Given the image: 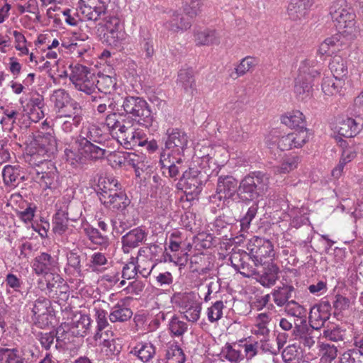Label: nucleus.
<instances>
[{
	"label": "nucleus",
	"mask_w": 363,
	"mask_h": 363,
	"mask_svg": "<svg viewBox=\"0 0 363 363\" xmlns=\"http://www.w3.org/2000/svg\"><path fill=\"white\" fill-rule=\"evenodd\" d=\"M213 163L208 157H202L199 166L191 167L186 170L177 185L182 186V189L188 200H193L201 193L202 186L212 175L210 164Z\"/></svg>",
	"instance_id": "1"
},
{
	"label": "nucleus",
	"mask_w": 363,
	"mask_h": 363,
	"mask_svg": "<svg viewBox=\"0 0 363 363\" xmlns=\"http://www.w3.org/2000/svg\"><path fill=\"white\" fill-rule=\"evenodd\" d=\"M118 112L128 115L138 124L148 128L153 122V115L147 102L142 97L126 95L117 100Z\"/></svg>",
	"instance_id": "2"
},
{
	"label": "nucleus",
	"mask_w": 363,
	"mask_h": 363,
	"mask_svg": "<svg viewBox=\"0 0 363 363\" xmlns=\"http://www.w3.org/2000/svg\"><path fill=\"white\" fill-rule=\"evenodd\" d=\"M269 175L261 171L252 172L245 176L239 183L238 196L244 202L262 197L269 188Z\"/></svg>",
	"instance_id": "3"
},
{
	"label": "nucleus",
	"mask_w": 363,
	"mask_h": 363,
	"mask_svg": "<svg viewBox=\"0 0 363 363\" xmlns=\"http://www.w3.org/2000/svg\"><path fill=\"white\" fill-rule=\"evenodd\" d=\"M106 150L88 140V138H79L74 145L65 150L67 160L73 166L83 164L86 159L97 160L104 158Z\"/></svg>",
	"instance_id": "4"
},
{
	"label": "nucleus",
	"mask_w": 363,
	"mask_h": 363,
	"mask_svg": "<svg viewBox=\"0 0 363 363\" xmlns=\"http://www.w3.org/2000/svg\"><path fill=\"white\" fill-rule=\"evenodd\" d=\"M330 14L340 31L347 35L356 31V15L345 0L335 1L330 7Z\"/></svg>",
	"instance_id": "5"
},
{
	"label": "nucleus",
	"mask_w": 363,
	"mask_h": 363,
	"mask_svg": "<svg viewBox=\"0 0 363 363\" xmlns=\"http://www.w3.org/2000/svg\"><path fill=\"white\" fill-rule=\"evenodd\" d=\"M57 152V140L51 133L38 135L29 147V164H36L39 158L50 159Z\"/></svg>",
	"instance_id": "6"
},
{
	"label": "nucleus",
	"mask_w": 363,
	"mask_h": 363,
	"mask_svg": "<svg viewBox=\"0 0 363 363\" xmlns=\"http://www.w3.org/2000/svg\"><path fill=\"white\" fill-rule=\"evenodd\" d=\"M68 77L74 88L87 95H91L96 89V76L91 69L79 63L69 65Z\"/></svg>",
	"instance_id": "7"
},
{
	"label": "nucleus",
	"mask_w": 363,
	"mask_h": 363,
	"mask_svg": "<svg viewBox=\"0 0 363 363\" xmlns=\"http://www.w3.org/2000/svg\"><path fill=\"white\" fill-rule=\"evenodd\" d=\"M250 258L255 266H263L272 260L274 256V246L272 242L266 238L255 236L247 245Z\"/></svg>",
	"instance_id": "8"
},
{
	"label": "nucleus",
	"mask_w": 363,
	"mask_h": 363,
	"mask_svg": "<svg viewBox=\"0 0 363 363\" xmlns=\"http://www.w3.org/2000/svg\"><path fill=\"white\" fill-rule=\"evenodd\" d=\"M221 167H218L211 171L212 174L218 177L216 194L212 196L213 199L219 201H229L235 194H238V181L232 175L219 174Z\"/></svg>",
	"instance_id": "9"
},
{
	"label": "nucleus",
	"mask_w": 363,
	"mask_h": 363,
	"mask_svg": "<svg viewBox=\"0 0 363 363\" xmlns=\"http://www.w3.org/2000/svg\"><path fill=\"white\" fill-rule=\"evenodd\" d=\"M104 24L101 26L102 30L99 34L101 40L108 45L118 48L123 40V33L121 29V20L116 16H106Z\"/></svg>",
	"instance_id": "10"
},
{
	"label": "nucleus",
	"mask_w": 363,
	"mask_h": 363,
	"mask_svg": "<svg viewBox=\"0 0 363 363\" xmlns=\"http://www.w3.org/2000/svg\"><path fill=\"white\" fill-rule=\"evenodd\" d=\"M164 149L162 152L170 150L172 153L180 155L183 153L188 144V136L186 133L176 128H169L165 133Z\"/></svg>",
	"instance_id": "11"
},
{
	"label": "nucleus",
	"mask_w": 363,
	"mask_h": 363,
	"mask_svg": "<svg viewBox=\"0 0 363 363\" xmlns=\"http://www.w3.org/2000/svg\"><path fill=\"white\" fill-rule=\"evenodd\" d=\"M35 357L32 349L28 347L9 348L0 347V363H28Z\"/></svg>",
	"instance_id": "12"
},
{
	"label": "nucleus",
	"mask_w": 363,
	"mask_h": 363,
	"mask_svg": "<svg viewBox=\"0 0 363 363\" xmlns=\"http://www.w3.org/2000/svg\"><path fill=\"white\" fill-rule=\"evenodd\" d=\"M74 207V203L70 201H65L64 206H61L57 210L52 218V230L55 233L62 235L68 229L69 220L75 221L79 217L81 213L76 216H71L70 211Z\"/></svg>",
	"instance_id": "13"
},
{
	"label": "nucleus",
	"mask_w": 363,
	"mask_h": 363,
	"mask_svg": "<svg viewBox=\"0 0 363 363\" xmlns=\"http://www.w3.org/2000/svg\"><path fill=\"white\" fill-rule=\"evenodd\" d=\"M331 305L328 301H321L311 307L308 323L312 328L320 330L330 317Z\"/></svg>",
	"instance_id": "14"
},
{
	"label": "nucleus",
	"mask_w": 363,
	"mask_h": 363,
	"mask_svg": "<svg viewBox=\"0 0 363 363\" xmlns=\"http://www.w3.org/2000/svg\"><path fill=\"white\" fill-rule=\"evenodd\" d=\"M191 18L178 11H170L168 13V18L164 23V27L166 30L173 33L184 32L189 30L191 26Z\"/></svg>",
	"instance_id": "15"
},
{
	"label": "nucleus",
	"mask_w": 363,
	"mask_h": 363,
	"mask_svg": "<svg viewBox=\"0 0 363 363\" xmlns=\"http://www.w3.org/2000/svg\"><path fill=\"white\" fill-rule=\"evenodd\" d=\"M50 306V301L43 296L39 297L32 303V320L40 328L48 324Z\"/></svg>",
	"instance_id": "16"
},
{
	"label": "nucleus",
	"mask_w": 363,
	"mask_h": 363,
	"mask_svg": "<svg viewBox=\"0 0 363 363\" xmlns=\"http://www.w3.org/2000/svg\"><path fill=\"white\" fill-rule=\"evenodd\" d=\"M147 236V233L141 227L135 228L121 238L122 250L125 254H128L133 249L142 244Z\"/></svg>",
	"instance_id": "17"
},
{
	"label": "nucleus",
	"mask_w": 363,
	"mask_h": 363,
	"mask_svg": "<svg viewBox=\"0 0 363 363\" xmlns=\"http://www.w3.org/2000/svg\"><path fill=\"white\" fill-rule=\"evenodd\" d=\"M57 280L48 281L47 289L49 297L55 300L59 304L65 303L69 297V286L59 277Z\"/></svg>",
	"instance_id": "18"
},
{
	"label": "nucleus",
	"mask_w": 363,
	"mask_h": 363,
	"mask_svg": "<svg viewBox=\"0 0 363 363\" xmlns=\"http://www.w3.org/2000/svg\"><path fill=\"white\" fill-rule=\"evenodd\" d=\"M245 358L247 361L251 360L260 352L276 354L273 347L269 344V339H261L260 340L247 342L243 345Z\"/></svg>",
	"instance_id": "19"
},
{
	"label": "nucleus",
	"mask_w": 363,
	"mask_h": 363,
	"mask_svg": "<svg viewBox=\"0 0 363 363\" xmlns=\"http://www.w3.org/2000/svg\"><path fill=\"white\" fill-rule=\"evenodd\" d=\"M33 179L39 183L43 189L54 190L59 186V173L55 166H51L48 172H38Z\"/></svg>",
	"instance_id": "20"
},
{
	"label": "nucleus",
	"mask_w": 363,
	"mask_h": 363,
	"mask_svg": "<svg viewBox=\"0 0 363 363\" xmlns=\"http://www.w3.org/2000/svg\"><path fill=\"white\" fill-rule=\"evenodd\" d=\"M273 301L279 307H283L288 303L289 299L292 297L298 298L296 290L292 285L282 284L281 286H277L272 291Z\"/></svg>",
	"instance_id": "21"
},
{
	"label": "nucleus",
	"mask_w": 363,
	"mask_h": 363,
	"mask_svg": "<svg viewBox=\"0 0 363 363\" xmlns=\"http://www.w3.org/2000/svg\"><path fill=\"white\" fill-rule=\"evenodd\" d=\"M313 4V0H291L288 15L293 21L301 20L306 17Z\"/></svg>",
	"instance_id": "22"
},
{
	"label": "nucleus",
	"mask_w": 363,
	"mask_h": 363,
	"mask_svg": "<svg viewBox=\"0 0 363 363\" xmlns=\"http://www.w3.org/2000/svg\"><path fill=\"white\" fill-rule=\"evenodd\" d=\"M362 128V124L357 122L355 119L352 118H347L342 119L338 123L337 126V131L338 136L337 140L340 137L345 138H353L356 136Z\"/></svg>",
	"instance_id": "23"
},
{
	"label": "nucleus",
	"mask_w": 363,
	"mask_h": 363,
	"mask_svg": "<svg viewBox=\"0 0 363 363\" xmlns=\"http://www.w3.org/2000/svg\"><path fill=\"white\" fill-rule=\"evenodd\" d=\"M55 259L50 254L42 252L35 257L33 263V269L37 274H48L53 271L56 267Z\"/></svg>",
	"instance_id": "24"
},
{
	"label": "nucleus",
	"mask_w": 363,
	"mask_h": 363,
	"mask_svg": "<svg viewBox=\"0 0 363 363\" xmlns=\"http://www.w3.org/2000/svg\"><path fill=\"white\" fill-rule=\"evenodd\" d=\"M130 354L136 356L143 362H149L156 354V348L150 342H140L133 347Z\"/></svg>",
	"instance_id": "25"
},
{
	"label": "nucleus",
	"mask_w": 363,
	"mask_h": 363,
	"mask_svg": "<svg viewBox=\"0 0 363 363\" xmlns=\"http://www.w3.org/2000/svg\"><path fill=\"white\" fill-rule=\"evenodd\" d=\"M262 267L263 271L259 277V282L264 287L274 285L279 278V267L272 262H267Z\"/></svg>",
	"instance_id": "26"
},
{
	"label": "nucleus",
	"mask_w": 363,
	"mask_h": 363,
	"mask_svg": "<svg viewBox=\"0 0 363 363\" xmlns=\"http://www.w3.org/2000/svg\"><path fill=\"white\" fill-rule=\"evenodd\" d=\"M91 320L88 315L79 314L74 315L71 323L70 328L72 333L77 336L84 337L90 329Z\"/></svg>",
	"instance_id": "27"
},
{
	"label": "nucleus",
	"mask_w": 363,
	"mask_h": 363,
	"mask_svg": "<svg viewBox=\"0 0 363 363\" xmlns=\"http://www.w3.org/2000/svg\"><path fill=\"white\" fill-rule=\"evenodd\" d=\"M271 320L267 313H259L256 318L255 324L252 330V333L257 337H262V339H269L270 330L267 324Z\"/></svg>",
	"instance_id": "28"
},
{
	"label": "nucleus",
	"mask_w": 363,
	"mask_h": 363,
	"mask_svg": "<svg viewBox=\"0 0 363 363\" xmlns=\"http://www.w3.org/2000/svg\"><path fill=\"white\" fill-rule=\"evenodd\" d=\"M197 44L201 45H218L220 42L221 35L216 30L206 29L198 31L195 34Z\"/></svg>",
	"instance_id": "29"
},
{
	"label": "nucleus",
	"mask_w": 363,
	"mask_h": 363,
	"mask_svg": "<svg viewBox=\"0 0 363 363\" xmlns=\"http://www.w3.org/2000/svg\"><path fill=\"white\" fill-rule=\"evenodd\" d=\"M139 45L140 51L145 55V58L149 60H152L155 54V49L152 36L148 30H140Z\"/></svg>",
	"instance_id": "30"
},
{
	"label": "nucleus",
	"mask_w": 363,
	"mask_h": 363,
	"mask_svg": "<svg viewBox=\"0 0 363 363\" xmlns=\"http://www.w3.org/2000/svg\"><path fill=\"white\" fill-rule=\"evenodd\" d=\"M106 6L105 3L98 1L85 5L82 9V13L89 21H96L104 16L106 13Z\"/></svg>",
	"instance_id": "31"
},
{
	"label": "nucleus",
	"mask_w": 363,
	"mask_h": 363,
	"mask_svg": "<svg viewBox=\"0 0 363 363\" xmlns=\"http://www.w3.org/2000/svg\"><path fill=\"white\" fill-rule=\"evenodd\" d=\"M329 68L335 79L345 81L348 69L347 61L339 55H335L330 62Z\"/></svg>",
	"instance_id": "32"
},
{
	"label": "nucleus",
	"mask_w": 363,
	"mask_h": 363,
	"mask_svg": "<svg viewBox=\"0 0 363 363\" xmlns=\"http://www.w3.org/2000/svg\"><path fill=\"white\" fill-rule=\"evenodd\" d=\"M344 85V80L335 77H326L323 80L322 90L328 96L341 95Z\"/></svg>",
	"instance_id": "33"
},
{
	"label": "nucleus",
	"mask_w": 363,
	"mask_h": 363,
	"mask_svg": "<svg viewBox=\"0 0 363 363\" xmlns=\"http://www.w3.org/2000/svg\"><path fill=\"white\" fill-rule=\"evenodd\" d=\"M281 123L291 128L302 129L306 128V121L303 113L299 111L288 112L281 116Z\"/></svg>",
	"instance_id": "34"
},
{
	"label": "nucleus",
	"mask_w": 363,
	"mask_h": 363,
	"mask_svg": "<svg viewBox=\"0 0 363 363\" xmlns=\"http://www.w3.org/2000/svg\"><path fill=\"white\" fill-rule=\"evenodd\" d=\"M95 318L97 323L96 331L94 339L95 341L101 340L104 335L108 336V330L103 332L108 326L107 312L101 308H95Z\"/></svg>",
	"instance_id": "35"
},
{
	"label": "nucleus",
	"mask_w": 363,
	"mask_h": 363,
	"mask_svg": "<svg viewBox=\"0 0 363 363\" xmlns=\"http://www.w3.org/2000/svg\"><path fill=\"white\" fill-rule=\"evenodd\" d=\"M177 82L186 93L192 94L196 89L193 70L191 69H181L178 74Z\"/></svg>",
	"instance_id": "36"
},
{
	"label": "nucleus",
	"mask_w": 363,
	"mask_h": 363,
	"mask_svg": "<svg viewBox=\"0 0 363 363\" xmlns=\"http://www.w3.org/2000/svg\"><path fill=\"white\" fill-rule=\"evenodd\" d=\"M133 315L132 311L124 304L117 303L111 310L109 320L111 323L125 322Z\"/></svg>",
	"instance_id": "37"
},
{
	"label": "nucleus",
	"mask_w": 363,
	"mask_h": 363,
	"mask_svg": "<svg viewBox=\"0 0 363 363\" xmlns=\"http://www.w3.org/2000/svg\"><path fill=\"white\" fill-rule=\"evenodd\" d=\"M299 74L308 78L309 81L319 76L320 74V68H318V62L313 60H306L303 61L299 67Z\"/></svg>",
	"instance_id": "38"
},
{
	"label": "nucleus",
	"mask_w": 363,
	"mask_h": 363,
	"mask_svg": "<svg viewBox=\"0 0 363 363\" xmlns=\"http://www.w3.org/2000/svg\"><path fill=\"white\" fill-rule=\"evenodd\" d=\"M84 232L92 243L104 247L108 245L109 239L108 236L99 232L97 228L87 225L84 228Z\"/></svg>",
	"instance_id": "39"
},
{
	"label": "nucleus",
	"mask_w": 363,
	"mask_h": 363,
	"mask_svg": "<svg viewBox=\"0 0 363 363\" xmlns=\"http://www.w3.org/2000/svg\"><path fill=\"white\" fill-rule=\"evenodd\" d=\"M172 301L180 308L184 310L186 308L192 307V306L199 302L196 296L194 293H177L172 298Z\"/></svg>",
	"instance_id": "40"
},
{
	"label": "nucleus",
	"mask_w": 363,
	"mask_h": 363,
	"mask_svg": "<svg viewBox=\"0 0 363 363\" xmlns=\"http://www.w3.org/2000/svg\"><path fill=\"white\" fill-rule=\"evenodd\" d=\"M57 119H67L72 118V117L74 115L76 116H82V107L79 104L74 101L67 105L65 107H62L60 109L57 110Z\"/></svg>",
	"instance_id": "41"
},
{
	"label": "nucleus",
	"mask_w": 363,
	"mask_h": 363,
	"mask_svg": "<svg viewBox=\"0 0 363 363\" xmlns=\"http://www.w3.org/2000/svg\"><path fill=\"white\" fill-rule=\"evenodd\" d=\"M91 98L93 102H98V101H101V104H99L96 106V110L99 113H104L107 110V108H108L112 111H118L119 109L117 106V100L115 101L113 99H111L106 95L91 96Z\"/></svg>",
	"instance_id": "42"
},
{
	"label": "nucleus",
	"mask_w": 363,
	"mask_h": 363,
	"mask_svg": "<svg viewBox=\"0 0 363 363\" xmlns=\"http://www.w3.org/2000/svg\"><path fill=\"white\" fill-rule=\"evenodd\" d=\"M50 100L53 102L56 110H58L62 107H65L66 105L74 101L63 89L55 90L50 96Z\"/></svg>",
	"instance_id": "43"
},
{
	"label": "nucleus",
	"mask_w": 363,
	"mask_h": 363,
	"mask_svg": "<svg viewBox=\"0 0 363 363\" xmlns=\"http://www.w3.org/2000/svg\"><path fill=\"white\" fill-rule=\"evenodd\" d=\"M299 162V157L289 156L284 158L279 165L274 167V171L277 174H286L295 169Z\"/></svg>",
	"instance_id": "44"
},
{
	"label": "nucleus",
	"mask_w": 363,
	"mask_h": 363,
	"mask_svg": "<svg viewBox=\"0 0 363 363\" xmlns=\"http://www.w3.org/2000/svg\"><path fill=\"white\" fill-rule=\"evenodd\" d=\"M130 201L125 194L123 191L115 197L111 198L108 201H104L103 203L106 207L116 209L118 211H123L129 205Z\"/></svg>",
	"instance_id": "45"
},
{
	"label": "nucleus",
	"mask_w": 363,
	"mask_h": 363,
	"mask_svg": "<svg viewBox=\"0 0 363 363\" xmlns=\"http://www.w3.org/2000/svg\"><path fill=\"white\" fill-rule=\"evenodd\" d=\"M125 136V145L127 148H133L136 146L144 147L146 143L145 135L139 130H131Z\"/></svg>",
	"instance_id": "46"
},
{
	"label": "nucleus",
	"mask_w": 363,
	"mask_h": 363,
	"mask_svg": "<svg viewBox=\"0 0 363 363\" xmlns=\"http://www.w3.org/2000/svg\"><path fill=\"white\" fill-rule=\"evenodd\" d=\"M167 363H184L185 355L183 350L177 344L168 346L166 352Z\"/></svg>",
	"instance_id": "47"
},
{
	"label": "nucleus",
	"mask_w": 363,
	"mask_h": 363,
	"mask_svg": "<svg viewBox=\"0 0 363 363\" xmlns=\"http://www.w3.org/2000/svg\"><path fill=\"white\" fill-rule=\"evenodd\" d=\"M203 0H182V8L186 16L194 18L201 12Z\"/></svg>",
	"instance_id": "48"
},
{
	"label": "nucleus",
	"mask_w": 363,
	"mask_h": 363,
	"mask_svg": "<svg viewBox=\"0 0 363 363\" xmlns=\"http://www.w3.org/2000/svg\"><path fill=\"white\" fill-rule=\"evenodd\" d=\"M101 351L108 357L118 355L122 349L121 345L114 338H104Z\"/></svg>",
	"instance_id": "49"
},
{
	"label": "nucleus",
	"mask_w": 363,
	"mask_h": 363,
	"mask_svg": "<svg viewBox=\"0 0 363 363\" xmlns=\"http://www.w3.org/2000/svg\"><path fill=\"white\" fill-rule=\"evenodd\" d=\"M168 325L171 334L177 337L182 336L188 330V324L175 315L171 318Z\"/></svg>",
	"instance_id": "50"
},
{
	"label": "nucleus",
	"mask_w": 363,
	"mask_h": 363,
	"mask_svg": "<svg viewBox=\"0 0 363 363\" xmlns=\"http://www.w3.org/2000/svg\"><path fill=\"white\" fill-rule=\"evenodd\" d=\"M96 89L106 95L107 93H111V91L115 89L116 86V80L108 75H103L99 77V79H96Z\"/></svg>",
	"instance_id": "51"
},
{
	"label": "nucleus",
	"mask_w": 363,
	"mask_h": 363,
	"mask_svg": "<svg viewBox=\"0 0 363 363\" xmlns=\"http://www.w3.org/2000/svg\"><path fill=\"white\" fill-rule=\"evenodd\" d=\"M161 167L162 169H167L169 175L172 178L176 177L179 172V167L174 164V160L171 161L170 152H162L160 156Z\"/></svg>",
	"instance_id": "52"
},
{
	"label": "nucleus",
	"mask_w": 363,
	"mask_h": 363,
	"mask_svg": "<svg viewBox=\"0 0 363 363\" xmlns=\"http://www.w3.org/2000/svg\"><path fill=\"white\" fill-rule=\"evenodd\" d=\"M83 120L82 116H73L72 118L57 119L61 130L65 133H71L77 128Z\"/></svg>",
	"instance_id": "53"
},
{
	"label": "nucleus",
	"mask_w": 363,
	"mask_h": 363,
	"mask_svg": "<svg viewBox=\"0 0 363 363\" xmlns=\"http://www.w3.org/2000/svg\"><path fill=\"white\" fill-rule=\"evenodd\" d=\"M345 335V330L338 325L327 326L323 330V336L328 340L333 342L342 341Z\"/></svg>",
	"instance_id": "54"
},
{
	"label": "nucleus",
	"mask_w": 363,
	"mask_h": 363,
	"mask_svg": "<svg viewBox=\"0 0 363 363\" xmlns=\"http://www.w3.org/2000/svg\"><path fill=\"white\" fill-rule=\"evenodd\" d=\"M121 184L117 179L113 177H101L99 179L97 185V194L99 199L104 194V192L108 191L111 188L120 187Z\"/></svg>",
	"instance_id": "55"
},
{
	"label": "nucleus",
	"mask_w": 363,
	"mask_h": 363,
	"mask_svg": "<svg viewBox=\"0 0 363 363\" xmlns=\"http://www.w3.org/2000/svg\"><path fill=\"white\" fill-rule=\"evenodd\" d=\"M124 160H125L128 165L134 168L135 175L140 177L141 172H143L145 168V164L142 160V157L135 153H128L127 157H124Z\"/></svg>",
	"instance_id": "56"
},
{
	"label": "nucleus",
	"mask_w": 363,
	"mask_h": 363,
	"mask_svg": "<svg viewBox=\"0 0 363 363\" xmlns=\"http://www.w3.org/2000/svg\"><path fill=\"white\" fill-rule=\"evenodd\" d=\"M225 308L222 301H217L207 309L208 320L211 323H215L223 317V310Z\"/></svg>",
	"instance_id": "57"
},
{
	"label": "nucleus",
	"mask_w": 363,
	"mask_h": 363,
	"mask_svg": "<svg viewBox=\"0 0 363 363\" xmlns=\"http://www.w3.org/2000/svg\"><path fill=\"white\" fill-rule=\"evenodd\" d=\"M156 264L152 262L151 259L147 257L137 258L136 267L138 273L143 277L147 278L150 276Z\"/></svg>",
	"instance_id": "58"
},
{
	"label": "nucleus",
	"mask_w": 363,
	"mask_h": 363,
	"mask_svg": "<svg viewBox=\"0 0 363 363\" xmlns=\"http://www.w3.org/2000/svg\"><path fill=\"white\" fill-rule=\"evenodd\" d=\"M285 312L293 317L301 319L305 317L306 309L295 300H291L288 303L284 306Z\"/></svg>",
	"instance_id": "59"
},
{
	"label": "nucleus",
	"mask_w": 363,
	"mask_h": 363,
	"mask_svg": "<svg viewBox=\"0 0 363 363\" xmlns=\"http://www.w3.org/2000/svg\"><path fill=\"white\" fill-rule=\"evenodd\" d=\"M257 60L251 56L243 58L240 64L235 68L238 76H243L247 72H250L257 65Z\"/></svg>",
	"instance_id": "60"
},
{
	"label": "nucleus",
	"mask_w": 363,
	"mask_h": 363,
	"mask_svg": "<svg viewBox=\"0 0 363 363\" xmlns=\"http://www.w3.org/2000/svg\"><path fill=\"white\" fill-rule=\"evenodd\" d=\"M322 353V361L325 363H331L337 355V348L334 345L322 343L320 346Z\"/></svg>",
	"instance_id": "61"
},
{
	"label": "nucleus",
	"mask_w": 363,
	"mask_h": 363,
	"mask_svg": "<svg viewBox=\"0 0 363 363\" xmlns=\"http://www.w3.org/2000/svg\"><path fill=\"white\" fill-rule=\"evenodd\" d=\"M293 139L294 148H300L308 141L309 133L307 128L297 129L290 133Z\"/></svg>",
	"instance_id": "62"
},
{
	"label": "nucleus",
	"mask_w": 363,
	"mask_h": 363,
	"mask_svg": "<svg viewBox=\"0 0 363 363\" xmlns=\"http://www.w3.org/2000/svg\"><path fill=\"white\" fill-rule=\"evenodd\" d=\"M81 255L76 250H70L67 253V264L72 268L78 275L82 274Z\"/></svg>",
	"instance_id": "63"
},
{
	"label": "nucleus",
	"mask_w": 363,
	"mask_h": 363,
	"mask_svg": "<svg viewBox=\"0 0 363 363\" xmlns=\"http://www.w3.org/2000/svg\"><path fill=\"white\" fill-rule=\"evenodd\" d=\"M340 363H363V354L359 350H348L342 354Z\"/></svg>",
	"instance_id": "64"
}]
</instances>
